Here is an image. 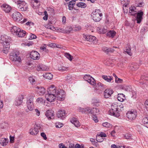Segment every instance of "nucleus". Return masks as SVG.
Returning a JSON list of instances; mask_svg holds the SVG:
<instances>
[{
    "label": "nucleus",
    "instance_id": "6e6552de",
    "mask_svg": "<svg viewBox=\"0 0 148 148\" xmlns=\"http://www.w3.org/2000/svg\"><path fill=\"white\" fill-rule=\"evenodd\" d=\"M34 97L33 96H31L27 98V106L28 109L30 111H32L34 108L33 102Z\"/></svg>",
    "mask_w": 148,
    "mask_h": 148
},
{
    "label": "nucleus",
    "instance_id": "69168bd1",
    "mask_svg": "<svg viewBox=\"0 0 148 148\" xmlns=\"http://www.w3.org/2000/svg\"><path fill=\"white\" fill-rule=\"evenodd\" d=\"M75 126L76 127H78L80 126V124L79 122L78 121H77L76 122L73 123Z\"/></svg>",
    "mask_w": 148,
    "mask_h": 148
},
{
    "label": "nucleus",
    "instance_id": "39448f33",
    "mask_svg": "<svg viewBox=\"0 0 148 148\" xmlns=\"http://www.w3.org/2000/svg\"><path fill=\"white\" fill-rule=\"evenodd\" d=\"M100 10L97 9L92 13V17L94 21L98 22L101 19L102 14Z\"/></svg>",
    "mask_w": 148,
    "mask_h": 148
},
{
    "label": "nucleus",
    "instance_id": "5701e85b",
    "mask_svg": "<svg viewBox=\"0 0 148 148\" xmlns=\"http://www.w3.org/2000/svg\"><path fill=\"white\" fill-rule=\"evenodd\" d=\"M138 67L139 65L138 64L136 63H132L131 64L129 69L132 71H134L138 69Z\"/></svg>",
    "mask_w": 148,
    "mask_h": 148
},
{
    "label": "nucleus",
    "instance_id": "f257e3e1",
    "mask_svg": "<svg viewBox=\"0 0 148 148\" xmlns=\"http://www.w3.org/2000/svg\"><path fill=\"white\" fill-rule=\"evenodd\" d=\"M10 40V37L6 35H2L1 36L0 42L3 45V52L5 54L7 53L9 50V42Z\"/></svg>",
    "mask_w": 148,
    "mask_h": 148
},
{
    "label": "nucleus",
    "instance_id": "5fc2aeb1",
    "mask_svg": "<svg viewBox=\"0 0 148 148\" xmlns=\"http://www.w3.org/2000/svg\"><path fill=\"white\" fill-rule=\"evenodd\" d=\"M41 136L45 140H46L47 139L46 134L44 132L41 133Z\"/></svg>",
    "mask_w": 148,
    "mask_h": 148
},
{
    "label": "nucleus",
    "instance_id": "e433bc0d",
    "mask_svg": "<svg viewBox=\"0 0 148 148\" xmlns=\"http://www.w3.org/2000/svg\"><path fill=\"white\" fill-rule=\"evenodd\" d=\"M65 56L69 60L71 61L73 58V56H71L69 53H64Z\"/></svg>",
    "mask_w": 148,
    "mask_h": 148
},
{
    "label": "nucleus",
    "instance_id": "393cba45",
    "mask_svg": "<svg viewBox=\"0 0 148 148\" xmlns=\"http://www.w3.org/2000/svg\"><path fill=\"white\" fill-rule=\"evenodd\" d=\"M99 110L97 108H93L91 109V114L93 116H96L99 114Z\"/></svg>",
    "mask_w": 148,
    "mask_h": 148
},
{
    "label": "nucleus",
    "instance_id": "c85d7f7f",
    "mask_svg": "<svg viewBox=\"0 0 148 148\" xmlns=\"http://www.w3.org/2000/svg\"><path fill=\"white\" fill-rule=\"evenodd\" d=\"M8 140L5 138H3L0 140V143L3 146H6L8 143Z\"/></svg>",
    "mask_w": 148,
    "mask_h": 148
},
{
    "label": "nucleus",
    "instance_id": "7c9ffc66",
    "mask_svg": "<svg viewBox=\"0 0 148 148\" xmlns=\"http://www.w3.org/2000/svg\"><path fill=\"white\" fill-rule=\"evenodd\" d=\"M43 77L48 79H51L53 77V75L51 73H47L43 75Z\"/></svg>",
    "mask_w": 148,
    "mask_h": 148
},
{
    "label": "nucleus",
    "instance_id": "f3484780",
    "mask_svg": "<svg viewBox=\"0 0 148 148\" xmlns=\"http://www.w3.org/2000/svg\"><path fill=\"white\" fill-rule=\"evenodd\" d=\"M37 69L38 71H47L49 69L44 65L39 64L37 66Z\"/></svg>",
    "mask_w": 148,
    "mask_h": 148
},
{
    "label": "nucleus",
    "instance_id": "4c0bfd02",
    "mask_svg": "<svg viewBox=\"0 0 148 148\" xmlns=\"http://www.w3.org/2000/svg\"><path fill=\"white\" fill-rule=\"evenodd\" d=\"M131 48L130 47L126 48V51H124L125 53H126L130 56L132 55V53L131 52Z\"/></svg>",
    "mask_w": 148,
    "mask_h": 148
},
{
    "label": "nucleus",
    "instance_id": "473e14b6",
    "mask_svg": "<svg viewBox=\"0 0 148 148\" xmlns=\"http://www.w3.org/2000/svg\"><path fill=\"white\" fill-rule=\"evenodd\" d=\"M37 88L38 89V93L40 95H42L45 94V90L44 88L37 86Z\"/></svg>",
    "mask_w": 148,
    "mask_h": 148
},
{
    "label": "nucleus",
    "instance_id": "a878e982",
    "mask_svg": "<svg viewBox=\"0 0 148 148\" xmlns=\"http://www.w3.org/2000/svg\"><path fill=\"white\" fill-rule=\"evenodd\" d=\"M136 8L134 6H131L130 8L129 13L132 15H135L136 14V11H135Z\"/></svg>",
    "mask_w": 148,
    "mask_h": 148
},
{
    "label": "nucleus",
    "instance_id": "864d4df0",
    "mask_svg": "<svg viewBox=\"0 0 148 148\" xmlns=\"http://www.w3.org/2000/svg\"><path fill=\"white\" fill-rule=\"evenodd\" d=\"M104 139L102 138L101 137H97L96 138V140L98 142H102Z\"/></svg>",
    "mask_w": 148,
    "mask_h": 148
},
{
    "label": "nucleus",
    "instance_id": "412c9836",
    "mask_svg": "<svg viewBox=\"0 0 148 148\" xmlns=\"http://www.w3.org/2000/svg\"><path fill=\"white\" fill-rule=\"evenodd\" d=\"M38 132L39 130L38 128L36 127L32 128L29 130V133L30 134L33 135H36Z\"/></svg>",
    "mask_w": 148,
    "mask_h": 148
},
{
    "label": "nucleus",
    "instance_id": "f704fd0d",
    "mask_svg": "<svg viewBox=\"0 0 148 148\" xmlns=\"http://www.w3.org/2000/svg\"><path fill=\"white\" fill-rule=\"evenodd\" d=\"M102 78L107 82H110L112 79V78L110 76L108 77L106 75H103L102 76Z\"/></svg>",
    "mask_w": 148,
    "mask_h": 148
},
{
    "label": "nucleus",
    "instance_id": "3c124183",
    "mask_svg": "<svg viewBox=\"0 0 148 148\" xmlns=\"http://www.w3.org/2000/svg\"><path fill=\"white\" fill-rule=\"evenodd\" d=\"M102 125L103 126L106 127H109L110 126V124L108 122L103 123L102 124Z\"/></svg>",
    "mask_w": 148,
    "mask_h": 148
},
{
    "label": "nucleus",
    "instance_id": "e2e57ef3",
    "mask_svg": "<svg viewBox=\"0 0 148 148\" xmlns=\"http://www.w3.org/2000/svg\"><path fill=\"white\" fill-rule=\"evenodd\" d=\"M92 119L96 123H97L98 121L97 117L96 116H92Z\"/></svg>",
    "mask_w": 148,
    "mask_h": 148
},
{
    "label": "nucleus",
    "instance_id": "1a4fd4ad",
    "mask_svg": "<svg viewBox=\"0 0 148 148\" xmlns=\"http://www.w3.org/2000/svg\"><path fill=\"white\" fill-rule=\"evenodd\" d=\"M137 115V113L136 111H130L128 112L126 114V116L129 119L132 121L135 119Z\"/></svg>",
    "mask_w": 148,
    "mask_h": 148
},
{
    "label": "nucleus",
    "instance_id": "37998d69",
    "mask_svg": "<svg viewBox=\"0 0 148 148\" xmlns=\"http://www.w3.org/2000/svg\"><path fill=\"white\" fill-rule=\"evenodd\" d=\"M66 33H69L71 31L73 30V28H72L71 27H67L66 29Z\"/></svg>",
    "mask_w": 148,
    "mask_h": 148
},
{
    "label": "nucleus",
    "instance_id": "8fccbe9b",
    "mask_svg": "<svg viewBox=\"0 0 148 148\" xmlns=\"http://www.w3.org/2000/svg\"><path fill=\"white\" fill-rule=\"evenodd\" d=\"M97 85L101 89L105 88V86L100 82H98L97 84Z\"/></svg>",
    "mask_w": 148,
    "mask_h": 148
},
{
    "label": "nucleus",
    "instance_id": "b1692460",
    "mask_svg": "<svg viewBox=\"0 0 148 148\" xmlns=\"http://www.w3.org/2000/svg\"><path fill=\"white\" fill-rule=\"evenodd\" d=\"M26 34L25 31L20 29V31H19L17 36L20 38H22L24 37Z\"/></svg>",
    "mask_w": 148,
    "mask_h": 148
},
{
    "label": "nucleus",
    "instance_id": "ddd939ff",
    "mask_svg": "<svg viewBox=\"0 0 148 148\" xmlns=\"http://www.w3.org/2000/svg\"><path fill=\"white\" fill-rule=\"evenodd\" d=\"M45 115L49 120L53 119H54V112L49 110H47L45 113Z\"/></svg>",
    "mask_w": 148,
    "mask_h": 148
},
{
    "label": "nucleus",
    "instance_id": "9d476101",
    "mask_svg": "<svg viewBox=\"0 0 148 148\" xmlns=\"http://www.w3.org/2000/svg\"><path fill=\"white\" fill-rule=\"evenodd\" d=\"M12 17L13 19L17 22L20 21L23 18V16L19 12L16 11L13 13Z\"/></svg>",
    "mask_w": 148,
    "mask_h": 148
},
{
    "label": "nucleus",
    "instance_id": "a19ab883",
    "mask_svg": "<svg viewBox=\"0 0 148 148\" xmlns=\"http://www.w3.org/2000/svg\"><path fill=\"white\" fill-rule=\"evenodd\" d=\"M29 80L31 83L32 84H34L35 83V80L34 79L33 77H30L29 78Z\"/></svg>",
    "mask_w": 148,
    "mask_h": 148
},
{
    "label": "nucleus",
    "instance_id": "7ed1b4c3",
    "mask_svg": "<svg viewBox=\"0 0 148 148\" xmlns=\"http://www.w3.org/2000/svg\"><path fill=\"white\" fill-rule=\"evenodd\" d=\"M118 108L117 104L113 103L111 106V108L108 111L109 114L116 117L119 116L120 114L118 109Z\"/></svg>",
    "mask_w": 148,
    "mask_h": 148
},
{
    "label": "nucleus",
    "instance_id": "680f3d73",
    "mask_svg": "<svg viewBox=\"0 0 148 148\" xmlns=\"http://www.w3.org/2000/svg\"><path fill=\"white\" fill-rule=\"evenodd\" d=\"M144 5V3L143 2H140L138 3L136 7H142Z\"/></svg>",
    "mask_w": 148,
    "mask_h": 148
},
{
    "label": "nucleus",
    "instance_id": "dca6fc26",
    "mask_svg": "<svg viewBox=\"0 0 148 148\" xmlns=\"http://www.w3.org/2000/svg\"><path fill=\"white\" fill-rule=\"evenodd\" d=\"M136 14H137L136 17L137 23H140L143 19L142 16L143 14V12L140 11L139 12H136Z\"/></svg>",
    "mask_w": 148,
    "mask_h": 148
},
{
    "label": "nucleus",
    "instance_id": "2f4dec72",
    "mask_svg": "<svg viewBox=\"0 0 148 148\" xmlns=\"http://www.w3.org/2000/svg\"><path fill=\"white\" fill-rule=\"evenodd\" d=\"M142 123L145 126L148 128V116H147L143 118Z\"/></svg>",
    "mask_w": 148,
    "mask_h": 148
},
{
    "label": "nucleus",
    "instance_id": "79ce46f5",
    "mask_svg": "<svg viewBox=\"0 0 148 148\" xmlns=\"http://www.w3.org/2000/svg\"><path fill=\"white\" fill-rule=\"evenodd\" d=\"M45 27L47 29H49L52 30H54L55 28L52 25L48 24L46 25Z\"/></svg>",
    "mask_w": 148,
    "mask_h": 148
},
{
    "label": "nucleus",
    "instance_id": "58836bf2",
    "mask_svg": "<svg viewBox=\"0 0 148 148\" xmlns=\"http://www.w3.org/2000/svg\"><path fill=\"white\" fill-rule=\"evenodd\" d=\"M91 109L89 108H84V113L86 114H91Z\"/></svg>",
    "mask_w": 148,
    "mask_h": 148
},
{
    "label": "nucleus",
    "instance_id": "423d86ee",
    "mask_svg": "<svg viewBox=\"0 0 148 148\" xmlns=\"http://www.w3.org/2000/svg\"><path fill=\"white\" fill-rule=\"evenodd\" d=\"M17 5L18 10L20 11H25L27 9L28 5L24 1H17Z\"/></svg>",
    "mask_w": 148,
    "mask_h": 148
},
{
    "label": "nucleus",
    "instance_id": "774afa93",
    "mask_svg": "<svg viewBox=\"0 0 148 148\" xmlns=\"http://www.w3.org/2000/svg\"><path fill=\"white\" fill-rule=\"evenodd\" d=\"M90 141L92 143V144L95 145H96V144L97 143V142H96L95 141V140L93 138H91L90 139Z\"/></svg>",
    "mask_w": 148,
    "mask_h": 148
},
{
    "label": "nucleus",
    "instance_id": "4468645a",
    "mask_svg": "<svg viewBox=\"0 0 148 148\" xmlns=\"http://www.w3.org/2000/svg\"><path fill=\"white\" fill-rule=\"evenodd\" d=\"M23 98V96L22 95H19L16 97L14 103L15 105L17 106L21 104Z\"/></svg>",
    "mask_w": 148,
    "mask_h": 148
},
{
    "label": "nucleus",
    "instance_id": "c9c22d12",
    "mask_svg": "<svg viewBox=\"0 0 148 148\" xmlns=\"http://www.w3.org/2000/svg\"><path fill=\"white\" fill-rule=\"evenodd\" d=\"M77 6L81 8H86L87 6L83 2H79L77 4Z\"/></svg>",
    "mask_w": 148,
    "mask_h": 148
},
{
    "label": "nucleus",
    "instance_id": "338daca9",
    "mask_svg": "<svg viewBox=\"0 0 148 148\" xmlns=\"http://www.w3.org/2000/svg\"><path fill=\"white\" fill-rule=\"evenodd\" d=\"M123 80L119 78H118L117 79H115V82L117 83H121L122 82Z\"/></svg>",
    "mask_w": 148,
    "mask_h": 148
},
{
    "label": "nucleus",
    "instance_id": "0e129e2a",
    "mask_svg": "<svg viewBox=\"0 0 148 148\" xmlns=\"http://www.w3.org/2000/svg\"><path fill=\"white\" fill-rule=\"evenodd\" d=\"M66 79L67 81H71L72 79L71 76L70 75H67L66 77Z\"/></svg>",
    "mask_w": 148,
    "mask_h": 148
},
{
    "label": "nucleus",
    "instance_id": "f8f14e48",
    "mask_svg": "<svg viewBox=\"0 0 148 148\" xmlns=\"http://www.w3.org/2000/svg\"><path fill=\"white\" fill-rule=\"evenodd\" d=\"M40 56L39 53L35 51H32L30 55V58L33 60L38 59Z\"/></svg>",
    "mask_w": 148,
    "mask_h": 148
},
{
    "label": "nucleus",
    "instance_id": "052dcab7",
    "mask_svg": "<svg viewBox=\"0 0 148 148\" xmlns=\"http://www.w3.org/2000/svg\"><path fill=\"white\" fill-rule=\"evenodd\" d=\"M117 106H118V110L119 111L122 110H123V106L121 104V105H117Z\"/></svg>",
    "mask_w": 148,
    "mask_h": 148
},
{
    "label": "nucleus",
    "instance_id": "bf43d9fd",
    "mask_svg": "<svg viewBox=\"0 0 148 148\" xmlns=\"http://www.w3.org/2000/svg\"><path fill=\"white\" fill-rule=\"evenodd\" d=\"M58 30L60 31V32L64 33H66V29H64L63 28H59V29H58Z\"/></svg>",
    "mask_w": 148,
    "mask_h": 148
},
{
    "label": "nucleus",
    "instance_id": "a18cd8bd",
    "mask_svg": "<svg viewBox=\"0 0 148 148\" xmlns=\"http://www.w3.org/2000/svg\"><path fill=\"white\" fill-rule=\"evenodd\" d=\"M67 68L64 66H60L58 68V69L61 71H64L67 70Z\"/></svg>",
    "mask_w": 148,
    "mask_h": 148
},
{
    "label": "nucleus",
    "instance_id": "aec40b11",
    "mask_svg": "<svg viewBox=\"0 0 148 148\" xmlns=\"http://www.w3.org/2000/svg\"><path fill=\"white\" fill-rule=\"evenodd\" d=\"M3 10L6 13L10 12L11 10V7L8 5L3 4L1 6Z\"/></svg>",
    "mask_w": 148,
    "mask_h": 148
},
{
    "label": "nucleus",
    "instance_id": "c03bdc74",
    "mask_svg": "<svg viewBox=\"0 0 148 148\" xmlns=\"http://www.w3.org/2000/svg\"><path fill=\"white\" fill-rule=\"evenodd\" d=\"M36 101L39 103H43L45 102V101L42 98H39L37 99Z\"/></svg>",
    "mask_w": 148,
    "mask_h": 148
},
{
    "label": "nucleus",
    "instance_id": "6ab92c4d",
    "mask_svg": "<svg viewBox=\"0 0 148 148\" xmlns=\"http://www.w3.org/2000/svg\"><path fill=\"white\" fill-rule=\"evenodd\" d=\"M84 38L87 41L92 42L95 40L96 39L95 37L91 35H85L84 36Z\"/></svg>",
    "mask_w": 148,
    "mask_h": 148
},
{
    "label": "nucleus",
    "instance_id": "6e6d98bb",
    "mask_svg": "<svg viewBox=\"0 0 148 148\" xmlns=\"http://www.w3.org/2000/svg\"><path fill=\"white\" fill-rule=\"evenodd\" d=\"M141 79H144L145 80L148 81V76H142L141 77Z\"/></svg>",
    "mask_w": 148,
    "mask_h": 148
},
{
    "label": "nucleus",
    "instance_id": "0eeeda50",
    "mask_svg": "<svg viewBox=\"0 0 148 148\" xmlns=\"http://www.w3.org/2000/svg\"><path fill=\"white\" fill-rule=\"evenodd\" d=\"M58 100L62 101L64 100L65 95L63 90L60 89H56V93L55 94Z\"/></svg>",
    "mask_w": 148,
    "mask_h": 148
},
{
    "label": "nucleus",
    "instance_id": "9b49d317",
    "mask_svg": "<svg viewBox=\"0 0 148 148\" xmlns=\"http://www.w3.org/2000/svg\"><path fill=\"white\" fill-rule=\"evenodd\" d=\"M84 79L90 84L94 85L96 84V82L95 79L89 75H86L84 76Z\"/></svg>",
    "mask_w": 148,
    "mask_h": 148
},
{
    "label": "nucleus",
    "instance_id": "de8ad7c7",
    "mask_svg": "<svg viewBox=\"0 0 148 148\" xmlns=\"http://www.w3.org/2000/svg\"><path fill=\"white\" fill-rule=\"evenodd\" d=\"M106 136L107 135L106 134L103 132H101L99 135H98L97 137L102 138L103 137H106Z\"/></svg>",
    "mask_w": 148,
    "mask_h": 148
},
{
    "label": "nucleus",
    "instance_id": "cd10ccee",
    "mask_svg": "<svg viewBox=\"0 0 148 148\" xmlns=\"http://www.w3.org/2000/svg\"><path fill=\"white\" fill-rule=\"evenodd\" d=\"M125 98V96L122 93L118 94L117 99L119 101L123 102L124 101Z\"/></svg>",
    "mask_w": 148,
    "mask_h": 148
},
{
    "label": "nucleus",
    "instance_id": "4d7b16f0",
    "mask_svg": "<svg viewBox=\"0 0 148 148\" xmlns=\"http://www.w3.org/2000/svg\"><path fill=\"white\" fill-rule=\"evenodd\" d=\"M58 146L59 148H67V147L62 143L59 144Z\"/></svg>",
    "mask_w": 148,
    "mask_h": 148
},
{
    "label": "nucleus",
    "instance_id": "603ef678",
    "mask_svg": "<svg viewBox=\"0 0 148 148\" xmlns=\"http://www.w3.org/2000/svg\"><path fill=\"white\" fill-rule=\"evenodd\" d=\"M124 137H125V139H130L131 138V134H126L124 135Z\"/></svg>",
    "mask_w": 148,
    "mask_h": 148
},
{
    "label": "nucleus",
    "instance_id": "49530a36",
    "mask_svg": "<svg viewBox=\"0 0 148 148\" xmlns=\"http://www.w3.org/2000/svg\"><path fill=\"white\" fill-rule=\"evenodd\" d=\"M63 124L59 122L56 123L55 125V126L56 128H60L62 127Z\"/></svg>",
    "mask_w": 148,
    "mask_h": 148
},
{
    "label": "nucleus",
    "instance_id": "bb28decb",
    "mask_svg": "<svg viewBox=\"0 0 148 148\" xmlns=\"http://www.w3.org/2000/svg\"><path fill=\"white\" fill-rule=\"evenodd\" d=\"M75 3V0H72L70 1L68 5L69 9L70 10H72L73 8Z\"/></svg>",
    "mask_w": 148,
    "mask_h": 148
},
{
    "label": "nucleus",
    "instance_id": "09e8293b",
    "mask_svg": "<svg viewBox=\"0 0 148 148\" xmlns=\"http://www.w3.org/2000/svg\"><path fill=\"white\" fill-rule=\"evenodd\" d=\"M29 37H30L29 38V39L30 40L35 39L36 37V36L35 35L32 34H30Z\"/></svg>",
    "mask_w": 148,
    "mask_h": 148
},
{
    "label": "nucleus",
    "instance_id": "4be33fe9",
    "mask_svg": "<svg viewBox=\"0 0 148 148\" xmlns=\"http://www.w3.org/2000/svg\"><path fill=\"white\" fill-rule=\"evenodd\" d=\"M66 113L64 110H60L58 112L57 116L58 118L64 117L65 116Z\"/></svg>",
    "mask_w": 148,
    "mask_h": 148
},
{
    "label": "nucleus",
    "instance_id": "13d9d810",
    "mask_svg": "<svg viewBox=\"0 0 148 148\" xmlns=\"http://www.w3.org/2000/svg\"><path fill=\"white\" fill-rule=\"evenodd\" d=\"M77 121V119L75 118H73L70 120L71 122L73 124Z\"/></svg>",
    "mask_w": 148,
    "mask_h": 148
},
{
    "label": "nucleus",
    "instance_id": "2eb2a0df",
    "mask_svg": "<svg viewBox=\"0 0 148 148\" xmlns=\"http://www.w3.org/2000/svg\"><path fill=\"white\" fill-rule=\"evenodd\" d=\"M20 28L15 26H13L10 27V30L11 32L14 35L17 36Z\"/></svg>",
    "mask_w": 148,
    "mask_h": 148
},
{
    "label": "nucleus",
    "instance_id": "ea45409f",
    "mask_svg": "<svg viewBox=\"0 0 148 148\" xmlns=\"http://www.w3.org/2000/svg\"><path fill=\"white\" fill-rule=\"evenodd\" d=\"M81 29V27L79 25H75V27H73V30L74 31H79Z\"/></svg>",
    "mask_w": 148,
    "mask_h": 148
},
{
    "label": "nucleus",
    "instance_id": "a211bd4d",
    "mask_svg": "<svg viewBox=\"0 0 148 148\" xmlns=\"http://www.w3.org/2000/svg\"><path fill=\"white\" fill-rule=\"evenodd\" d=\"M113 92L111 89H107L104 92V97L105 98H107L110 97L112 94Z\"/></svg>",
    "mask_w": 148,
    "mask_h": 148
},
{
    "label": "nucleus",
    "instance_id": "c756f323",
    "mask_svg": "<svg viewBox=\"0 0 148 148\" xmlns=\"http://www.w3.org/2000/svg\"><path fill=\"white\" fill-rule=\"evenodd\" d=\"M116 33L114 31H110L107 34V36L112 38H113L115 35Z\"/></svg>",
    "mask_w": 148,
    "mask_h": 148
},
{
    "label": "nucleus",
    "instance_id": "72a5a7b5",
    "mask_svg": "<svg viewBox=\"0 0 148 148\" xmlns=\"http://www.w3.org/2000/svg\"><path fill=\"white\" fill-rule=\"evenodd\" d=\"M98 30L100 33L105 34L107 32V27H101L99 28Z\"/></svg>",
    "mask_w": 148,
    "mask_h": 148
},
{
    "label": "nucleus",
    "instance_id": "f03ea898",
    "mask_svg": "<svg viewBox=\"0 0 148 148\" xmlns=\"http://www.w3.org/2000/svg\"><path fill=\"white\" fill-rule=\"evenodd\" d=\"M48 93L45 95V97L47 100L50 102H52L54 101L56 98L55 93H56V88L54 85L51 86L47 89Z\"/></svg>",
    "mask_w": 148,
    "mask_h": 148
},
{
    "label": "nucleus",
    "instance_id": "20e7f679",
    "mask_svg": "<svg viewBox=\"0 0 148 148\" xmlns=\"http://www.w3.org/2000/svg\"><path fill=\"white\" fill-rule=\"evenodd\" d=\"M19 54L18 51L14 50L10 54V59L12 61L20 62L21 61V59L18 56Z\"/></svg>",
    "mask_w": 148,
    "mask_h": 148
}]
</instances>
